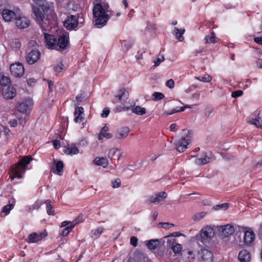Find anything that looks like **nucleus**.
Listing matches in <instances>:
<instances>
[{"mask_svg":"<svg viewBox=\"0 0 262 262\" xmlns=\"http://www.w3.org/2000/svg\"><path fill=\"white\" fill-rule=\"evenodd\" d=\"M109 5L107 4L97 3L93 7V12L95 25L99 28L105 26L113 15L112 12L108 10Z\"/></svg>","mask_w":262,"mask_h":262,"instance_id":"nucleus-1","label":"nucleus"},{"mask_svg":"<svg viewBox=\"0 0 262 262\" xmlns=\"http://www.w3.org/2000/svg\"><path fill=\"white\" fill-rule=\"evenodd\" d=\"M43 34L46 45L48 49L63 50L69 45L68 36L67 34H63L57 40L53 35L46 33Z\"/></svg>","mask_w":262,"mask_h":262,"instance_id":"nucleus-2","label":"nucleus"},{"mask_svg":"<svg viewBox=\"0 0 262 262\" xmlns=\"http://www.w3.org/2000/svg\"><path fill=\"white\" fill-rule=\"evenodd\" d=\"M214 226H206L195 236V238L200 246H207L214 235Z\"/></svg>","mask_w":262,"mask_h":262,"instance_id":"nucleus-3","label":"nucleus"},{"mask_svg":"<svg viewBox=\"0 0 262 262\" xmlns=\"http://www.w3.org/2000/svg\"><path fill=\"white\" fill-rule=\"evenodd\" d=\"M31 157L26 156L24 157L14 166L11 169L12 174L10 176V178L13 180L14 178L20 179L22 178V174L25 173L26 170V166H27L31 161Z\"/></svg>","mask_w":262,"mask_h":262,"instance_id":"nucleus-4","label":"nucleus"},{"mask_svg":"<svg viewBox=\"0 0 262 262\" xmlns=\"http://www.w3.org/2000/svg\"><path fill=\"white\" fill-rule=\"evenodd\" d=\"M215 231L222 238H228L233 235L235 232L239 229V227L236 225L227 224L225 225L214 226Z\"/></svg>","mask_w":262,"mask_h":262,"instance_id":"nucleus-5","label":"nucleus"},{"mask_svg":"<svg viewBox=\"0 0 262 262\" xmlns=\"http://www.w3.org/2000/svg\"><path fill=\"white\" fill-rule=\"evenodd\" d=\"M183 133V135H186V137H182L174 142L177 150L180 152H184L188 148V145L190 142V136L188 135L189 130L184 129Z\"/></svg>","mask_w":262,"mask_h":262,"instance_id":"nucleus-6","label":"nucleus"},{"mask_svg":"<svg viewBox=\"0 0 262 262\" xmlns=\"http://www.w3.org/2000/svg\"><path fill=\"white\" fill-rule=\"evenodd\" d=\"M29 46L34 47V50L30 51L27 54L26 57V61L29 64H33L36 62L40 58V53L38 50L36 49L37 44L34 41H30Z\"/></svg>","mask_w":262,"mask_h":262,"instance_id":"nucleus-7","label":"nucleus"},{"mask_svg":"<svg viewBox=\"0 0 262 262\" xmlns=\"http://www.w3.org/2000/svg\"><path fill=\"white\" fill-rule=\"evenodd\" d=\"M33 105V102L31 98H26L23 102L18 104L17 106V110L23 113L30 111Z\"/></svg>","mask_w":262,"mask_h":262,"instance_id":"nucleus-8","label":"nucleus"},{"mask_svg":"<svg viewBox=\"0 0 262 262\" xmlns=\"http://www.w3.org/2000/svg\"><path fill=\"white\" fill-rule=\"evenodd\" d=\"M10 70L11 74L16 77H21L25 72L24 66L21 63L18 62L11 64L10 67Z\"/></svg>","mask_w":262,"mask_h":262,"instance_id":"nucleus-9","label":"nucleus"},{"mask_svg":"<svg viewBox=\"0 0 262 262\" xmlns=\"http://www.w3.org/2000/svg\"><path fill=\"white\" fill-rule=\"evenodd\" d=\"M47 234V232L45 230L43 231L33 232L28 235L27 242L30 244L37 243L46 237Z\"/></svg>","mask_w":262,"mask_h":262,"instance_id":"nucleus-10","label":"nucleus"},{"mask_svg":"<svg viewBox=\"0 0 262 262\" xmlns=\"http://www.w3.org/2000/svg\"><path fill=\"white\" fill-rule=\"evenodd\" d=\"M167 193L165 191L156 193L150 196L147 201V203L150 204H159L161 202L164 201L167 197Z\"/></svg>","mask_w":262,"mask_h":262,"instance_id":"nucleus-11","label":"nucleus"},{"mask_svg":"<svg viewBox=\"0 0 262 262\" xmlns=\"http://www.w3.org/2000/svg\"><path fill=\"white\" fill-rule=\"evenodd\" d=\"M260 113L256 111L251 114L248 120V122L252 125H255L257 127L262 128V120L261 118L259 116Z\"/></svg>","mask_w":262,"mask_h":262,"instance_id":"nucleus-12","label":"nucleus"},{"mask_svg":"<svg viewBox=\"0 0 262 262\" xmlns=\"http://www.w3.org/2000/svg\"><path fill=\"white\" fill-rule=\"evenodd\" d=\"M78 24V21L77 17L71 15L68 16L67 18L65 20L64 26L68 30H71L77 27Z\"/></svg>","mask_w":262,"mask_h":262,"instance_id":"nucleus-13","label":"nucleus"},{"mask_svg":"<svg viewBox=\"0 0 262 262\" xmlns=\"http://www.w3.org/2000/svg\"><path fill=\"white\" fill-rule=\"evenodd\" d=\"M199 259L201 262H212L213 254L207 249H202L199 253Z\"/></svg>","mask_w":262,"mask_h":262,"instance_id":"nucleus-14","label":"nucleus"},{"mask_svg":"<svg viewBox=\"0 0 262 262\" xmlns=\"http://www.w3.org/2000/svg\"><path fill=\"white\" fill-rule=\"evenodd\" d=\"M2 89V95L6 99H12L16 94L15 89L13 86L3 87Z\"/></svg>","mask_w":262,"mask_h":262,"instance_id":"nucleus-15","label":"nucleus"},{"mask_svg":"<svg viewBox=\"0 0 262 262\" xmlns=\"http://www.w3.org/2000/svg\"><path fill=\"white\" fill-rule=\"evenodd\" d=\"M41 9L42 12L46 14V20H51L54 19L55 13L53 11L52 4L46 3L45 5H42Z\"/></svg>","mask_w":262,"mask_h":262,"instance_id":"nucleus-16","label":"nucleus"},{"mask_svg":"<svg viewBox=\"0 0 262 262\" xmlns=\"http://www.w3.org/2000/svg\"><path fill=\"white\" fill-rule=\"evenodd\" d=\"M33 13L35 16V19L37 23L41 26V23L46 18V14L39 8L36 7H33Z\"/></svg>","mask_w":262,"mask_h":262,"instance_id":"nucleus-17","label":"nucleus"},{"mask_svg":"<svg viewBox=\"0 0 262 262\" xmlns=\"http://www.w3.org/2000/svg\"><path fill=\"white\" fill-rule=\"evenodd\" d=\"M129 132L130 129L128 127H121L117 129L115 137L119 140L125 139L128 136Z\"/></svg>","mask_w":262,"mask_h":262,"instance_id":"nucleus-18","label":"nucleus"},{"mask_svg":"<svg viewBox=\"0 0 262 262\" xmlns=\"http://www.w3.org/2000/svg\"><path fill=\"white\" fill-rule=\"evenodd\" d=\"M15 20L16 25L19 29L26 28L30 24L29 20L25 17H16Z\"/></svg>","mask_w":262,"mask_h":262,"instance_id":"nucleus-19","label":"nucleus"},{"mask_svg":"<svg viewBox=\"0 0 262 262\" xmlns=\"http://www.w3.org/2000/svg\"><path fill=\"white\" fill-rule=\"evenodd\" d=\"M84 109L82 107H76L74 112L75 119L74 121L76 123H80L84 120Z\"/></svg>","mask_w":262,"mask_h":262,"instance_id":"nucleus-20","label":"nucleus"},{"mask_svg":"<svg viewBox=\"0 0 262 262\" xmlns=\"http://www.w3.org/2000/svg\"><path fill=\"white\" fill-rule=\"evenodd\" d=\"M3 19L6 21H11L14 18H16V14L14 11L9 9H4L2 12Z\"/></svg>","mask_w":262,"mask_h":262,"instance_id":"nucleus-21","label":"nucleus"},{"mask_svg":"<svg viewBox=\"0 0 262 262\" xmlns=\"http://www.w3.org/2000/svg\"><path fill=\"white\" fill-rule=\"evenodd\" d=\"M115 97L118 98L119 102H121L128 98L129 93L125 89L121 88L118 91V93L115 95Z\"/></svg>","mask_w":262,"mask_h":262,"instance_id":"nucleus-22","label":"nucleus"},{"mask_svg":"<svg viewBox=\"0 0 262 262\" xmlns=\"http://www.w3.org/2000/svg\"><path fill=\"white\" fill-rule=\"evenodd\" d=\"M255 238V234L253 231L248 230L245 232L244 240L245 244L250 245L251 244Z\"/></svg>","mask_w":262,"mask_h":262,"instance_id":"nucleus-23","label":"nucleus"},{"mask_svg":"<svg viewBox=\"0 0 262 262\" xmlns=\"http://www.w3.org/2000/svg\"><path fill=\"white\" fill-rule=\"evenodd\" d=\"M108 127L104 126L101 130L98 135L99 140H102L104 138L106 139H110L113 137L111 133H108Z\"/></svg>","mask_w":262,"mask_h":262,"instance_id":"nucleus-24","label":"nucleus"},{"mask_svg":"<svg viewBox=\"0 0 262 262\" xmlns=\"http://www.w3.org/2000/svg\"><path fill=\"white\" fill-rule=\"evenodd\" d=\"M241 262H249L250 259V254L247 250H242L239 252L238 256Z\"/></svg>","mask_w":262,"mask_h":262,"instance_id":"nucleus-25","label":"nucleus"},{"mask_svg":"<svg viewBox=\"0 0 262 262\" xmlns=\"http://www.w3.org/2000/svg\"><path fill=\"white\" fill-rule=\"evenodd\" d=\"M185 31V29H178L177 27H174L172 33L175 35L176 39H177L180 41H183L184 38L183 36V34L184 33Z\"/></svg>","mask_w":262,"mask_h":262,"instance_id":"nucleus-26","label":"nucleus"},{"mask_svg":"<svg viewBox=\"0 0 262 262\" xmlns=\"http://www.w3.org/2000/svg\"><path fill=\"white\" fill-rule=\"evenodd\" d=\"M211 158L205 154L203 157L199 158L195 160V163L201 166L210 163Z\"/></svg>","mask_w":262,"mask_h":262,"instance_id":"nucleus-27","label":"nucleus"},{"mask_svg":"<svg viewBox=\"0 0 262 262\" xmlns=\"http://www.w3.org/2000/svg\"><path fill=\"white\" fill-rule=\"evenodd\" d=\"M95 164L98 166H102L104 168L108 165V160L106 157H96L93 161Z\"/></svg>","mask_w":262,"mask_h":262,"instance_id":"nucleus-28","label":"nucleus"},{"mask_svg":"<svg viewBox=\"0 0 262 262\" xmlns=\"http://www.w3.org/2000/svg\"><path fill=\"white\" fill-rule=\"evenodd\" d=\"M54 162L55 165V169H54V168H53V171L56 174L61 176L62 174L61 172L63 168V162L61 161H58L56 162L55 160H54Z\"/></svg>","mask_w":262,"mask_h":262,"instance_id":"nucleus-29","label":"nucleus"},{"mask_svg":"<svg viewBox=\"0 0 262 262\" xmlns=\"http://www.w3.org/2000/svg\"><path fill=\"white\" fill-rule=\"evenodd\" d=\"M191 108V106L190 105H186L184 106L181 107L180 108H174V109L172 110L170 112L165 111L163 113V116H168V115H172L173 114H175V113H178V112H183L186 108Z\"/></svg>","mask_w":262,"mask_h":262,"instance_id":"nucleus-30","label":"nucleus"},{"mask_svg":"<svg viewBox=\"0 0 262 262\" xmlns=\"http://www.w3.org/2000/svg\"><path fill=\"white\" fill-rule=\"evenodd\" d=\"M132 112L138 115H143L146 113V109L139 105H134L132 107Z\"/></svg>","mask_w":262,"mask_h":262,"instance_id":"nucleus-31","label":"nucleus"},{"mask_svg":"<svg viewBox=\"0 0 262 262\" xmlns=\"http://www.w3.org/2000/svg\"><path fill=\"white\" fill-rule=\"evenodd\" d=\"M64 152L67 154H74L76 155L78 154L79 150L75 144H71L68 145L64 149Z\"/></svg>","mask_w":262,"mask_h":262,"instance_id":"nucleus-32","label":"nucleus"},{"mask_svg":"<svg viewBox=\"0 0 262 262\" xmlns=\"http://www.w3.org/2000/svg\"><path fill=\"white\" fill-rule=\"evenodd\" d=\"M216 37H215V33L211 32L210 34L206 35L204 38L205 43H215L216 41Z\"/></svg>","mask_w":262,"mask_h":262,"instance_id":"nucleus-33","label":"nucleus"},{"mask_svg":"<svg viewBox=\"0 0 262 262\" xmlns=\"http://www.w3.org/2000/svg\"><path fill=\"white\" fill-rule=\"evenodd\" d=\"M10 84L11 81L9 77L3 75L0 78V84L2 88L9 86Z\"/></svg>","mask_w":262,"mask_h":262,"instance_id":"nucleus-34","label":"nucleus"},{"mask_svg":"<svg viewBox=\"0 0 262 262\" xmlns=\"http://www.w3.org/2000/svg\"><path fill=\"white\" fill-rule=\"evenodd\" d=\"M159 245L158 239H151L148 241L146 243L147 247L150 249H155Z\"/></svg>","mask_w":262,"mask_h":262,"instance_id":"nucleus-35","label":"nucleus"},{"mask_svg":"<svg viewBox=\"0 0 262 262\" xmlns=\"http://www.w3.org/2000/svg\"><path fill=\"white\" fill-rule=\"evenodd\" d=\"M184 257H185L188 262H191L192 260L195 258V254L191 250L188 249L186 251H184Z\"/></svg>","mask_w":262,"mask_h":262,"instance_id":"nucleus-36","label":"nucleus"},{"mask_svg":"<svg viewBox=\"0 0 262 262\" xmlns=\"http://www.w3.org/2000/svg\"><path fill=\"white\" fill-rule=\"evenodd\" d=\"M14 203L15 201L14 200H13L11 203H10L8 205L5 206L3 208L2 212L5 213V215L8 214L11 210L14 207Z\"/></svg>","mask_w":262,"mask_h":262,"instance_id":"nucleus-37","label":"nucleus"},{"mask_svg":"<svg viewBox=\"0 0 262 262\" xmlns=\"http://www.w3.org/2000/svg\"><path fill=\"white\" fill-rule=\"evenodd\" d=\"M133 42L131 40H125L122 41V47L125 51H127L133 45Z\"/></svg>","mask_w":262,"mask_h":262,"instance_id":"nucleus-38","label":"nucleus"},{"mask_svg":"<svg viewBox=\"0 0 262 262\" xmlns=\"http://www.w3.org/2000/svg\"><path fill=\"white\" fill-rule=\"evenodd\" d=\"M164 59L165 58L164 55L160 53L158 56L156 58H155L153 61V62H154V67H156L158 66L162 62H163L164 60Z\"/></svg>","mask_w":262,"mask_h":262,"instance_id":"nucleus-39","label":"nucleus"},{"mask_svg":"<svg viewBox=\"0 0 262 262\" xmlns=\"http://www.w3.org/2000/svg\"><path fill=\"white\" fill-rule=\"evenodd\" d=\"M195 78L202 82H209L212 79V77L208 74H206L203 76L195 77Z\"/></svg>","mask_w":262,"mask_h":262,"instance_id":"nucleus-40","label":"nucleus"},{"mask_svg":"<svg viewBox=\"0 0 262 262\" xmlns=\"http://www.w3.org/2000/svg\"><path fill=\"white\" fill-rule=\"evenodd\" d=\"M45 203L47 204V211L49 215H54V210H53L51 201L49 200H46Z\"/></svg>","mask_w":262,"mask_h":262,"instance_id":"nucleus-41","label":"nucleus"},{"mask_svg":"<svg viewBox=\"0 0 262 262\" xmlns=\"http://www.w3.org/2000/svg\"><path fill=\"white\" fill-rule=\"evenodd\" d=\"M171 249L174 253H179L182 249V246L181 244L178 243L172 244Z\"/></svg>","mask_w":262,"mask_h":262,"instance_id":"nucleus-42","label":"nucleus"},{"mask_svg":"<svg viewBox=\"0 0 262 262\" xmlns=\"http://www.w3.org/2000/svg\"><path fill=\"white\" fill-rule=\"evenodd\" d=\"M151 97L153 100L158 101L164 98V95L160 92H155L152 94Z\"/></svg>","mask_w":262,"mask_h":262,"instance_id":"nucleus-43","label":"nucleus"},{"mask_svg":"<svg viewBox=\"0 0 262 262\" xmlns=\"http://www.w3.org/2000/svg\"><path fill=\"white\" fill-rule=\"evenodd\" d=\"M229 207L228 203H224L222 204L216 205L213 207V209L215 210H219L220 209L226 210Z\"/></svg>","mask_w":262,"mask_h":262,"instance_id":"nucleus-44","label":"nucleus"},{"mask_svg":"<svg viewBox=\"0 0 262 262\" xmlns=\"http://www.w3.org/2000/svg\"><path fill=\"white\" fill-rule=\"evenodd\" d=\"M206 214L205 212L197 213L193 215L192 219L194 221H199L205 216Z\"/></svg>","mask_w":262,"mask_h":262,"instance_id":"nucleus-45","label":"nucleus"},{"mask_svg":"<svg viewBox=\"0 0 262 262\" xmlns=\"http://www.w3.org/2000/svg\"><path fill=\"white\" fill-rule=\"evenodd\" d=\"M10 46L13 49H19L21 47V42L19 40L16 39L11 42Z\"/></svg>","mask_w":262,"mask_h":262,"instance_id":"nucleus-46","label":"nucleus"},{"mask_svg":"<svg viewBox=\"0 0 262 262\" xmlns=\"http://www.w3.org/2000/svg\"><path fill=\"white\" fill-rule=\"evenodd\" d=\"M103 231V227H99L95 230L92 231L93 235L96 237H99Z\"/></svg>","mask_w":262,"mask_h":262,"instance_id":"nucleus-47","label":"nucleus"},{"mask_svg":"<svg viewBox=\"0 0 262 262\" xmlns=\"http://www.w3.org/2000/svg\"><path fill=\"white\" fill-rule=\"evenodd\" d=\"M74 228L73 225H70L69 226L66 227L62 231L61 235L62 236H67Z\"/></svg>","mask_w":262,"mask_h":262,"instance_id":"nucleus-48","label":"nucleus"},{"mask_svg":"<svg viewBox=\"0 0 262 262\" xmlns=\"http://www.w3.org/2000/svg\"><path fill=\"white\" fill-rule=\"evenodd\" d=\"M82 218H83V215H79L77 218H76L73 221V222L71 223V225H73V227H74L76 224H77L82 221Z\"/></svg>","mask_w":262,"mask_h":262,"instance_id":"nucleus-49","label":"nucleus"},{"mask_svg":"<svg viewBox=\"0 0 262 262\" xmlns=\"http://www.w3.org/2000/svg\"><path fill=\"white\" fill-rule=\"evenodd\" d=\"M64 65L62 63H59L54 68V71L56 72L60 73L63 69Z\"/></svg>","mask_w":262,"mask_h":262,"instance_id":"nucleus-50","label":"nucleus"},{"mask_svg":"<svg viewBox=\"0 0 262 262\" xmlns=\"http://www.w3.org/2000/svg\"><path fill=\"white\" fill-rule=\"evenodd\" d=\"M121 185V180L119 179H117L112 182V186L114 188H117L120 186Z\"/></svg>","mask_w":262,"mask_h":262,"instance_id":"nucleus-51","label":"nucleus"},{"mask_svg":"<svg viewBox=\"0 0 262 262\" xmlns=\"http://www.w3.org/2000/svg\"><path fill=\"white\" fill-rule=\"evenodd\" d=\"M118 149L116 148H114L112 149H111L108 153V157L110 159H112L113 157L116 154V152L117 151Z\"/></svg>","mask_w":262,"mask_h":262,"instance_id":"nucleus-52","label":"nucleus"},{"mask_svg":"<svg viewBox=\"0 0 262 262\" xmlns=\"http://www.w3.org/2000/svg\"><path fill=\"white\" fill-rule=\"evenodd\" d=\"M243 94V92L242 90H237L232 93L231 96L233 98H236L241 96Z\"/></svg>","mask_w":262,"mask_h":262,"instance_id":"nucleus-53","label":"nucleus"},{"mask_svg":"<svg viewBox=\"0 0 262 262\" xmlns=\"http://www.w3.org/2000/svg\"><path fill=\"white\" fill-rule=\"evenodd\" d=\"M213 111V108L211 107L208 106L205 108V115L207 118H209Z\"/></svg>","mask_w":262,"mask_h":262,"instance_id":"nucleus-54","label":"nucleus"},{"mask_svg":"<svg viewBox=\"0 0 262 262\" xmlns=\"http://www.w3.org/2000/svg\"><path fill=\"white\" fill-rule=\"evenodd\" d=\"M166 85L169 89H172L174 86V81L172 79H169L166 81Z\"/></svg>","mask_w":262,"mask_h":262,"instance_id":"nucleus-55","label":"nucleus"},{"mask_svg":"<svg viewBox=\"0 0 262 262\" xmlns=\"http://www.w3.org/2000/svg\"><path fill=\"white\" fill-rule=\"evenodd\" d=\"M130 244L134 247H136L138 244V239L135 236H132L130 237Z\"/></svg>","mask_w":262,"mask_h":262,"instance_id":"nucleus-56","label":"nucleus"},{"mask_svg":"<svg viewBox=\"0 0 262 262\" xmlns=\"http://www.w3.org/2000/svg\"><path fill=\"white\" fill-rule=\"evenodd\" d=\"M110 110L108 108H105L103 110V113L101 114L102 117H107L109 114Z\"/></svg>","mask_w":262,"mask_h":262,"instance_id":"nucleus-57","label":"nucleus"},{"mask_svg":"<svg viewBox=\"0 0 262 262\" xmlns=\"http://www.w3.org/2000/svg\"><path fill=\"white\" fill-rule=\"evenodd\" d=\"M52 142L55 148L58 149L60 147V143L59 141L56 140L53 141Z\"/></svg>","mask_w":262,"mask_h":262,"instance_id":"nucleus-58","label":"nucleus"},{"mask_svg":"<svg viewBox=\"0 0 262 262\" xmlns=\"http://www.w3.org/2000/svg\"><path fill=\"white\" fill-rule=\"evenodd\" d=\"M78 144L82 146H85L88 144V142L85 139H82L79 142Z\"/></svg>","mask_w":262,"mask_h":262,"instance_id":"nucleus-59","label":"nucleus"},{"mask_svg":"<svg viewBox=\"0 0 262 262\" xmlns=\"http://www.w3.org/2000/svg\"><path fill=\"white\" fill-rule=\"evenodd\" d=\"M48 83L50 92H53V82L51 80H48Z\"/></svg>","mask_w":262,"mask_h":262,"instance_id":"nucleus-60","label":"nucleus"},{"mask_svg":"<svg viewBox=\"0 0 262 262\" xmlns=\"http://www.w3.org/2000/svg\"><path fill=\"white\" fill-rule=\"evenodd\" d=\"M254 41L258 44H262V36L261 37H257L254 38Z\"/></svg>","mask_w":262,"mask_h":262,"instance_id":"nucleus-61","label":"nucleus"},{"mask_svg":"<svg viewBox=\"0 0 262 262\" xmlns=\"http://www.w3.org/2000/svg\"><path fill=\"white\" fill-rule=\"evenodd\" d=\"M17 121L15 119H13L10 121V124L12 127H15L17 125Z\"/></svg>","mask_w":262,"mask_h":262,"instance_id":"nucleus-62","label":"nucleus"},{"mask_svg":"<svg viewBox=\"0 0 262 262\" xmlns=\"http://www.w3.org/2000/svg\"><path fill=\"white\" fill-rule=\"evenodd\" d=\"M40 205L41 204H38V203H35L32 207V210H34V209H38L40 207Z\"/></svg>","mask_w":262,"mask_h":262,"instance_id":"nucleus-63","label":"nucleus"},{"mask_svg":"<svg viewBox=\"0 0 262 262\" xmlns=\"http://www.w3.org/2000/svg\"><path fill=\"white\" fill-rule=\"evenodd\" d=\"M177 127V124L176 123H172L170 126V130L171 132H176V127Z\"/></svg>","mask_w":262,"mask_h":262,"instance_id":"nucleus-64","label":"nucleus"}]
</instances>
